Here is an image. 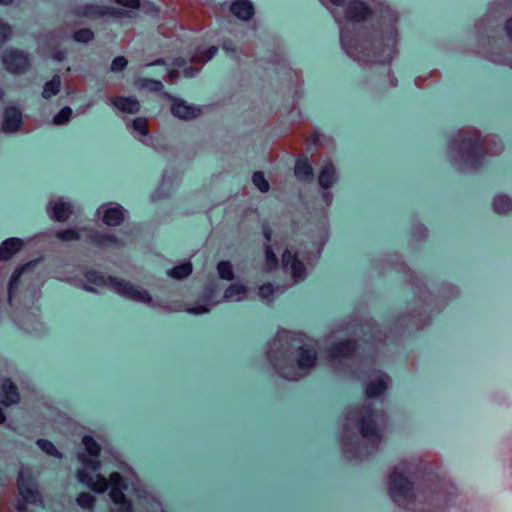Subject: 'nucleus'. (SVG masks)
I'll return each mask as SVG.
<instances>
[{
  "label": "nucleus",
  "mask_w": 512,
  "mask_h": 512,
  "mask_svg": "<svg viewBox=\"0 0 512 512\" xmlns=\"http://www.w3.org/2000/svg\"><path fill=\"white\" fill-rule=\"evenodd\" d=\"M449 150L455 163L475 169L487 156L500 155L504 146L496 136H483L478 129L467 127L458 131Z\"/></svg>",
  "instance_id": "obj_1"
},
{
  "label": "nucleus",
  "mask_w": 512,
  "mask_h": 512,
  "mask_svg": "<svg viewBox=\"0 0 512 512\" xmlns=\"http://www.w3.org/2000/svg\"><path fill=\"white\" fill-rule=\"evenodd\" d=\"M389 494L398 505L409 508L416 502L432 503L437 497V490L426 482L412 479L404 465L396 467L389 476Z\"/></svg>",
  "instance_id": "obj_2"
},
{
  "label": "nucleus",
  "mask_w": 512,
  "mask_h": 512,
  "mask_svg": "<svg viewBox=\"0 0 512 512\" xmlns=\"http://www.w3.org/2000/svg\"><path fill=\"white\" fill-rule=\"evenodd\" d=\"M348 426L343 435V442L347 445L352 442L350 427L357 429L363 439L378 445L382 441V428L387 424V416L378 413L369 406L354 409L348 414Z\"/></svg>",
  "instance_id": "obj_3"
},
{
  "label": "nucleus",
  "mask_w": 512,
  "mask_h": 512,
  "mask_svg": "<svg viewBox=\"0 0 512 512\" xmlns=\"http://www.w3.org/2000/svg\"><path fill=\"white\" fill-rule=\"evenodd\" d=\"M316 350L310 346H301L295 351L284 352L273 359L277 372L288 380H298L315 366Z\"/></svg>",
  "instance_id": "obj_4"
},
{
  "label": "nucleus",
  "mask_w": 512,
  "mask_h": 512,
  "mask_svg": "<svg viewBox=\"0 0 512 512\" xmlns=\"http://www.w3.org/2000/svg\"><path fill=\"white\" fill-rule=\"evenodd\" d=\"M78 480L84 483L87 487L98 493L105 492L110 487V498L115 503L121 506V510L124 512H131V502L127 500L123 490L126 489L124 479L118 472H112L107 480L104 476L97 473L90 475L84 470H78Z\"/></svg>",
  "instance_id": "obj_5"
},
{
  "label": "nucleus",
  "mask_w": 512,
  "mask_h": 512,
  "mask_svg": "<svg viewBox=\"0 0 512 512\" xmlns=\"http://www.w3.org/2000/svg\"><path fill=\"white\" fill-rule=\"evenodd\" d=\"M85 278L88 282L92 284L98 286H109L113 291L126 298L139 301L142 303H150L152 301V298L148 291L144 289H139L138 287H135L130 282L124 279H119L112 276L105 278L103 275L93 270L88 271L85 274Z\"/></svg>",
  "instance_id": "obj_6"
},
{
  "label": "nucleus",
  "mask_w": 512,
  "mask_h": 512,
  "mask_svg": "<svg viewBox=\"0 0 512 512\" xmlns=\"http://www.w3.org/2000/svg\"><path fill=\"white\" fill-rule=\"evenodd\" d=\"M17 487L23 501H18L17 510L19 512L26 511V504H42V498L38 490L35 479L28 470H21L17 478Z\"/></svg>",
  "instance_id": "obj_7"
},
{
  "label": "nucleus",
  "mask_w": 512,
  "mask_h": 512,
  "mask_svg": "<svg viewBox=\"0 0 512 512\" xmlns=\"http://www.w3.org/2000/svg\"><path fill=\"white\" fill-rule=\"evenodd\" d=\"M82 443L89 455L88 457L86 454L81 453L78 456L80 462L83 465L82 470L90 475H95L100 468V461L98 460L101 451L100 446L93 437L88 435L82 438Z\"/></svg>",
  "instance_id": "obj_8"
},
{
  "label": "nucleus",
  "mask_w": 512,
  "mask_h": 512,
  "mask_svg": "<svg viewBox=\"0 0 512 512\" xmlns=\"http://www.w3.org/2000/svg\"><path fill=\"white\" fill-rule=\"evenodd\" d=\"M2 62L5 69L13 74L25 73L30 67L28 56L15 49L8 50L4 53Z\"/></svg>",
  "instance_id": "obj_9"
},
{
  "label": "nucleus",
  "mask_w": 512,
  "mask_h": 512,
  "mask_svg": "<svg viewBox=\"0 0 512 512\" xmlns=\"http://www.w3.org/2000/svg\"><path fill=\"white\" fill-rule=\"evenodd\" d=\"M168 98L171 100V113L178 119L193 120L202 114L201 108L197 106L190 105L186 101L176 97L168 96Z\"/></svg>",
  "instance_id": "obj_10"
},
{
  "label": "nucleus",
  "mask_w": 512,
  "mask_h": 512,
  "mask_svg": "<svg viewBox=\"0 0 512 512\" xmlns=\"http://www.w3.org/2000/svg\"><path fill=\"white\" fill-rule=\"evenodd\" d=\"M371 16V10L361 0H351L345 9V17L349 22H362Z\"/></svg>",
  "instance_id": "obj_11"
},
{
  "label": "nucleus",
  "mask_w": 512,
  "mask_h": 512,
  "mask_svg": "<svg viewBox=\"0 0 512 512\" xmlns=\"http://www.w3.org/2000/svg\"><path fill=\"white\" fill-rule=\"evenodd\" d=\"M49 216L58 222H66L73 214V206L62 199L51 201L47 208Z\"/></svg>",
  "instance_id": "obj_12"
},
{
  "label": "nucleus",
  "mask_w": 512,
  "mask_h": 512,
  "mask_svg": "<svg viewBox=\"0 0 512 512\" xmlns=\"http://www.w3.org/2000/svg\"><path fill=\"white\" fill-rule=\"evenodd\" d=\"M110 105L122 113L137 114L141 109L139 100L134 96H114L109 99Z\"/></svg>",
  "instance_id": "obj_13"
},
{
  "label": "nucleus",
  "mask_w": 512,
  "mask_h": 512,
  "mask_svg": "<svg viewBox=\"0 0 512 512\" xmlns=\"http://www.w3.org/2000/svg\"><path fill=\"white\" fill-rule=\"evenodd\" d=\"M282 266L284 269H290L291 275L295 280L302 279L305 274L304 264L298 259L297 254L286 249L282 254Z\"/></svg>",
  "instance_id": "obj_14"
},
{
  "label": "nucleus",
  "mask_w": 512,
  "mask_h": 512,
  "mask_svg": "<svg viewBox=\"0 0 512 512\" xmlns=\"http://www.w3.org/2000/svg\"><path fill=\"white\" fill-rule=\"evenodd\" d=\"M20 400V393L17 386L9 379L0 380V403L5 406L17 404Z\"/></svg>",
  "instance_id": "obj_15"
},
{
  "label": "nucleus",
  "mask_w": 512,
  "mask_h": 512,
  "mask_svg": "<svg viewBox=\"0 0 512 512\" xmlns=\"http://www.w3.org/2000/svg\"><path fill=\"white\" fill-rule=\"evenodd\" d=\"M22 125V113L16 107H7L4 111L2 129L4 132L12 133L20 129Z\"/></svg>",
  "instance_id": "obj_16"
},
{
  "label": "nucleus",
  "mask_w": 512,
  "mask_h": 512,
  "mask_svg": "<svg viewBox=\"0 0 512 512\" xmlns=\"http://www.w3.org/2000/svg\"><path fill=\"white\" fill-rule=\"evenodd\" d=\"M357 349L356 341L344 340L334 344L329 350L331 360H339L352 356Z\"/></svg>",
  "instance_id": "obj_17"
},
{
  "label": "nucleus",
  "mask_w": 512,
  "mask_h": 512,
  "mask_svg": "<svg viewBox=\"0 0 512 512\" xmlns=\"http://www.w3.org/2000/svg\"><path fill=\"white\" fill-rule=\"evenodd\" d=\"M124 212V209L118 204L103 206L102 221L108 226H119L124 221Z\"/></svg>",
  "instance_id": "obj_18"
},
{
  "label": "nucleus",
  "mask_w": 512,
  "mask_h": 512,
  "mask_svg": "<svg viewBox=\"0 0 512 512\" xmlns=\"http://www.w3.org/2000/svg\"><path fill=\"white\" fill-rule=\"evenodd\" d=\"M230 11L237 18L248 21L254 15V6L249 0H236L231 4Z\"/></svg>",
  "instance_id": "obj_19"
},
{
  "label": "nucleus",
  "mask_w": 512,
  "mask_h": 512,
  "mask_svg": "<svg viewBox=\"0 0 512 512\" xmlns=\"http://www.w3.org/2000/svg\"><path fill=\"white\" fill-rule=\"evenodd\" d=\"M23 241L19 238H8L0 244V260L11 259L23 247Z\"/></svg>",
  "instance_id": "obj_20"
},
{
  "label": "nucleus",
  "mask_w": 512,
  "mask_h": 512,
  "mask_svg": "<svg viewBox=\"0 0 512 512\" xmlns=\"http://www.w3.org/2000/svg\"><path fill=\"white\" fill-rule=\"evenodd\" d=\"M388 383L389 377L384 373H380L376 379L371 380L367 384L365 391L367 397L374 398L381 395L387 389Z\"/></svg>",
  "instance_id": "obj_21"
},
{
  "label": "nucleus",
  "mask_w": 512,
  "mask_h": 512,
  "mask_svg": "<svg viewBox=\"0 0 512 512\" xmlns=\"http://www.w3.org/2000/svg\"><path fill=\"white\" fill-rule=\"evenodd\" d=\"M90 241L99 248H109L120 244L118 238L113 234L93 231L89 235Z\"/></svg>",
  "instance_id": "obj_22"
},
{
  "label": "nucleus",
  "mask_w": 512,
  "mask_h": 512,
  "mask_svg": "<svg viewBox=\"0 0 512 512\" xmlns=\"http://www.w3.org/2000/svg\"><path fill=\"white\" fill-rule=\"evenodd\" d=\"M336 181V170L332 163H326L320 171L318 182L319 185L328 189L332 187L334 182Z\"/></svg>",
  "instance_id": "obj_23"
},
{
  "label": "nucleus",
  "mask_w": 512,
  "mask_h": 512,
  "mask_svg": "<svg viewBox=\"0 0 512 512\" xmlns=\"http://www.w3.org/2000/svg\"><path fill=\"white\" fill-rule=\"evenodd\" d=\"M294 173L299 180H311L313 178V168L306 158H299L296 161Z\"/></svg>",
  "instance_id": "obj_24"
},
{
  "label": "nucleus",
  "mask_w": 512,
  "mask_h": 512,
  "mask_svg": "<svg viewBox=\"0 0 512 512\" xmlns=\"http://www.w3.org/2000/svg\"><path fill=\"white\" fill-rule=\"evenodd\" d=\"M247 288L239 283L230 285L224 292L227 300L240 301L246 297Z\"/></svg>",
  "instance_id": "obj_25"
},
{
  "label": "nucleus",
  "mask_w": 512,
  "mask_h": 512,
  "mask_svg": "<svg viewBox=\"0 0 512 512\" xmlns=\"http://www.w3.org/2000/svg\"><path fill=\"white\" fill-rule=\"evenodd\" d=\"M61 88V78L58 75H55L50 81L46 82L43 87L42 96L45 99H50L51 97L58 94Z\"/></svg>",
  "instance_id": "obj_26"
},
{
  "label": "nucleus",
  "mask_w": 512,
  "mask_h": 512,
  "mask_svg": "<svg viewBox=\"0 0 512 512\" xmlns=\"http://www.w3.org/2000/svg\"><path fill=\"white\" fill-rule=\"evenodd\" d=\"M493 208L498 214H507L512 211V199L505 195H499L494 198Z\"/></svg>",
  "instance_id": "obj_27"
},
{
  "label": "nucleus",
  "mask_w": 512,
  "mask_h": 512,
  "mask_svg": "<svg viewBox=\"0 0 512 512\" xmlns=\"http://www.w3.org/2000/svg\"><path fill=\"white\" fill-rule=\"evenodd\" d=\"M192 273V265L190 262H185L173 267L169 275L175 279H184Z\"/></svg>",
  "instance_id": "obj_28"
},
{
  "label": "nucleus",
  "mask_w": 512,
  "mask_h": 512,
  "mask_svg": "<svg viewBox=\"0 0 512 512\" xmlns=\"http://www.w3.org/2000/svg\"><path fill=\"white\" fill-rule=\"evenodd\" d=\"M34 266H35V263L29 262V263L24 264L14 270V272L11 275L10 281H9V287H8L9 294H12L13 290L16 288L17 283H18L21 275L23 274V272L26 271L27 269L34 267Z\"/></svg>",
  "instance_id": "obj_29"
},
{
  "label": "nucleus",
  "mask_w": 512,
  "mask_h": 512,
  "mask_svg": "<svg viewBox=\"0 0 512 512\" xmlns=\"http://www.w3.org/2000/svg\"><path fill=\"white\" fill-rule=\"evenodd\" d=\"M278 266V258L270 244L265 245V271H272Z\"/></svg>",
  "instance_id": "obj_30"
},
{
  "label": "nucleus",
  "mask_w": 512,
  "mask_h": 512,
  "mask_svg": "<svg viewBox=\"0 0 512 512\" xmlns=\"http://www.w3.org/2000/svg\"><path fill=\"white\" fill-rule=\"evenodd\" d=\"M217 272L221 279L228 281L234 279L233 267L229 261H220L217 264Z\"/></svg>",
  "instance_id": "obj_31"
},
{
  "label": "nucleus",
  "mask_w": 512,
  "mask_h": 512,
  "mask_svg": "<svg viewBox=\"0 0 512 512\" xmlns=\"http://www.w3.org/2000/svg\"><path fill=\"white\" fill-rule=\"evenodd\" d=\"M55 236L62 242L78 241L80 239L79 231L73 228L57 231Z\"/></svg>",
  "instance_id": "obj_32"
},
{
  "label": "nucleus",
  "mask_w": 512,
  "mask_h": 512,
  "mask_svg": "<svg viewBox=\"0 0 512 512\" xmlns=\"http://www.w3.org/2000/svg\"><path fill=\"white\" fill-rule=\"evenodd\" d=\"M132 128L142 136L149 134V121L145 117H138L132 121Z\"/></svg>",
  "instance_id": "obj_33"
},
{
  "label": "nucleus",
  "mask_w": 512,
  "mask_h": 512,
  "mask_svg": "<svg viewBox=\"0 0 512 512\" xmlns=\"http://www.w3.org/2000/svg\"><path fill=\"white\" fill-rule=\"evenodd\" d=\"M77 503L81 508L91 510L95 504V497L90 493L83 492L77 497Z\"/></svg>",
  "instance_id": "obj_34"
},
{
  "label": "nucleus",
  "mask_w": 512,
  "mask_h": 512,
  "mask_svg": "<svg viewBox=\"0 0 512 512\" xmlns=\"http://www.w3.org/2000/svg\"><path fill=\"white\" fill-rule=\"evenodd\" d=\"M93 38L94 33L88 28L79 29L73 34V39L77 42L87 43Z\"/></svg>",
  "instance_id": "obj_35"
},
{
  "label": "nucleus",
  "mask_w": 512,
  "mask_h": 512,
  "mask_svg": "<svg viewBox=\"0 0 512 512\" xmlns=\"http://www.w3.org/2000/svg\"><path fill=\"white\" fill-rule=\"evenodd\" d=\"M254 185L261 191L267 192L269 190V183L264 177V174L260 171H257L253 174L252 177Z\"/></svg>",
  "instance_id": "obj_36"
},
{
  "label": "nucleus",
  "mask_w": 512,
  "mask_h": 512,
  "mask_svg": "<svg viewBox=\"0 0 512 512\" xmlns=\"http://www.w3.org/2000/svg\"><path fill=\"white\" fill-rule=\"evenodd\" d=\"M72 115V110L69 107L62 108L53 118L56 125H63L67 123Z\"/></svg>",
  "instance_id": "obj_37"
},
{
  "label": "nucleus",
  "mask_w": 512,
  "mask_h": 512,
  "mask_svg": "<svg viewBox=\"0 0 512 512\" xmlns=\"http://www.w3.org/2000/svg\"><path fill=\"white\" fill-rule=\"evenodd\" d=\"M216 52H217V48L212 46L209 49H207L206 51L196 54L195 56L192 57L191 60L193 62L205 63L208 60H210L215 55Z\"/></svg>",
  "instance_id": "obj_38"
},
{
  "label": "nucleus",
  "mask_w": 512,
  "mask_h": 512,
  "mask_svg": "<svg viewBox=\"0 0 512 512\" xmlns=\"http://www.w3.org/2000/svg\"><path fill=\"white\" fill-rule=\"evenodd\" d=\"M127 66V60L123 56H117L113 59L111 63V70L114 72H120L124 70Z\"/></svg>",
  "instance_id": "obj_39"
},
{
  "label": "nucleus",
  "mask_w": 512,
  "mask_h": 512,
  "mask_svg": "<svg viewBox=\"0 0 512 512\" xmlns=\"http://www.w3.org/2000/svg\"><path fill=\"white\" fill-rule=\"evenodd\" d=\"M38 445L43 451H45L49 455L56 456L58 454L56 447L50 441L39 440Z\"/></svg>",
  "instance_id": "obj_40"
},
{
  "label": "nucleus",
  "mask_w": 512,
  "mask_h": 512,
  "mask_svg": "<svg viewBox=\"0 0 512 512\" xmlns=\"http://www.w3.org/2000/svg\"><path fill=\"white\" fill-rule=\"evenodd\" d=\"M11 35V27L8 24L0 21V44L8 40L11 37Z\"/></svg>",
  "instance_id": "obj_41"
},
{
  "label": "nucleus",
  "mask_w": 512,
  "mask_h": 512,
  "mask_svg": "<svg viewBox=\"0 0 512 512\" xmlns=\"http://www.w3.org/2000/svg\"><path fill=\"white\" fill-rule=\"evenodd\" d=\"M273 293H274V288H273L272 284H270V283L263 284L259 288V295L263 299L269 300L273 296Z\"/></svg>",
  "instance_id": "obj_42"
},
{
  "label": "nucleus",
  "mask_w": 512,
  "mask_h": 512,
  "mask_svg": "<svg viewBox=\"0 0 512 512\" xmlns=\"http://www.w3.org/2000/svg\"><path fill=\"white\" fill-rule=\"evenodd\" d=\"M115 2L119 5H122L127 8L136 9L140 6L139 0H115Z\"/></svg>",
  "instance_id": "obj_43"
},
{
  "label": "nucleus",
  "mask_w": 512,
  "mask_h": 512,
  "mask_svg": "<svg viewBox=\"0 0 512 512\" xmlns=\"http://www.w3.org/2000/svg\"><path fill=\"white\" fill-rule=\"evenodd\" d=\"M146 87H148L152 91L158 92L162 90L163 84L159 80H147Z\"/></svg>",
  "instance_id": "obj_44"
},
{
  "label": "nucleus",
  "mask_w": 512,
  "mask_h": 512,
  "mask_svg": "<svg viewBox=\"0 0 512 512\" xmlns=\"http://www.w3.org/2000/svg\"><path fill=\"white\" fill-rule=\"evenodd\" d=\"M504 30L507 37L512 41V17L505 22Z\"/></svg>",
  "instance_id": "obj_45"
},
{
  "label": "nucleus",
  "mask_w": 512,
  "mask_h": 512,
  "mask_svg": "<svg viewBox=\"0 0 512 512\" xmlns=\"http://www.w3.org/2000/svg\"><path fill=\"white\" fill-rule=\"evenodd\" d=\"M263 235H264L265 239L267 240V242L271 241L272 230H271V228L268 225H265L263 227Z\"/></svg>",
  "instance_id": "obj_46"
},
{
  "label": "nucleus",
  "mask_w": 512,
  "mask_h": 512,
  "mask_svg": "<svg viewBox=\"0 0 512 512\" xmlns=\"http://www.w3.org/2000/svg\"><path fill=\"white\" fill-rule=\"evenodd\" d=\"M335 6H341L344 3V0H329Z\"/></svg>",
  "instance_id": "obj_47"
},
{
  "label": "nucleus",
  "mask_w": 512,
  "mask_h": 512,
  "mask_svg": "<svg viewBox=\"0 0 512 512\" xmlns=\"http://www.w3.org/2000/svg\"><path fill=\"white\" fill-rule=\"evenodd\" d=\"M12 3H13V0H0V5L7 6V5H10Z\"/></svg>",
  "instance_id": "obj_48"
},
{
  "label": "nucleus",
  "mask_w": 512,
  "mask_h": 512,
  "mask_svg": "<svg viewBox=\"0 0 512 512\" xmlns=\"http://www.w3.org/2000/svg\"><path fill=\"white\" fill-rule=\"evenodd\" d=\"M196 313H204V312H207L208 309L204 308V307H199V308H196L194 310Z\"/></svg>",
  "instance_id": "obj_49"
},
{
  "label": "nucleus",
  "mask_w": 512,
  "mask_h": 512,
  "mask_svg": "<svg viewBox=\"0 0 512 512\" xmlns=\"http://www.w3.org/2000/svg\"><path fill=\"white\" fill-rule=\"evenodd\" d=\"M318 140H319V135L317 133H314L313 134V138H312V142L314 144H316L318 142Z\"/></svg>",
  "instance_id": "obj_50"
},
{
  "label": "nucleus",
  "mask_w": 512,
  "mask_h": 512,
  "mask_svg": "<svg viewBox=\"0 0 512 512\" xmlns=\"http://www.w3.org/2000/svg\"><path fill=\"white\" fill-rule=\"evenodd\" d=\"M4 97V91L2 88H0V101L3 100Z\"/></svg>",
  "instance_id": "obj_51"
},
{
  "label": "nucleus",
  "mask_w": 512,
  "mask_h": 512,
  "mask_svg": "<svg viewBox=\"0 0 512 512\" xmlns=\"http://www.w3.org/2000/svg\"><path fill=\"white\" fill-rule=\"evenodd\" d=\"M391 41H392L393 44L395 43V37L394 36L391 37Z\"/></svg>",
  "instance_id": "obj_52"
},
{
  "label": "nucleus",
  "mask_w": 512,
  "mask_h": 512,
  "mask_svg": "<svg viewBox=\"0 0 512 512\" xmlns=\"http://www.w3.org/2000/svg\"><path fill=\"white\" fill-rule=\"evenodd\" d=\"M161 63H163V61H160V60L156 61V64H161Z\"/></svg>",
  "instance_id": "obj_53"
}]
</instances>
